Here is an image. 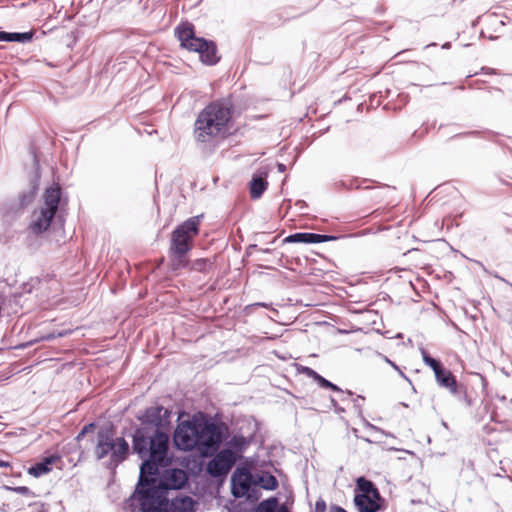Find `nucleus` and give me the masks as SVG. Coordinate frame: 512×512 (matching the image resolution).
Returning <instances> with one entry per match:
<instances>
[{
    "mask_svg": "<svg viewBox=\"0 0 512 512\" xmlns=\"http://www.w3.org/2000/svg\"><path fill=\"white\" fill-rule=\"evenodd\" d=\"M435 379L440 387L447 389L453 395L457 394V381L455 376L449 370L443 368L439 374L435 375Z\"/></svg>",
    "mask_w": 512,
    "mask_h": 512,
    "instance_id": "nucleus-13",
    "label": "nucleus"
},
{
    "mask_svg": "<svg viewBox=\"0 0 512 512\" xmlns=\"http://www.w3.org/2000/svg\"><path fill=\"white\" fill-rule=\"evenodd\" d=\"M278 169H279V171H280V172H284V171H285V169H286V167H285V165H284V164H281V163H280V164H278Z\"/></svg>",
    "mask_w": 512,
    "mask_h": 512,
    "instance_id": "nucleus-31",
    "label": "nucleus"
},
{
    "mask_svg": "<svg viewBox=\"0 0 512 512\" xmlns=\"http://www.w3.org/2000/svg\"><path fill=\"white\" fill-rule=\"evenodd\" d=\"M13 491L19 493V494H28L29 493V489L27 487H24V486H20V487H15L13 488Z\"/></svg>",
    "mask_w": 512,
    "mask_h": 512,
    "instance_id": "nucleus-27",
    "label": "nucleus"
},
{
    "mask_svg": "<svg viewBox=\"0 0 512 512\" xmlns=\"http://www.w3.org/2000/svg\"><path fill=\"white\" fill-rule=\"evenodd\" d=\"M166 416L168 414L167 409H164L163 407L156 406L151 407L146 411V417L149 421L155 422L156 418L161 417V415Z\"/></svg>",
    "mask_w": 512,
    "mask_h": 512,
    "instance_id": "nucleus-22",
    "label": "nucleus"
},
{
    "mask_svg": "<svg viewBox=\"0 0 512 512\" xmlns=\"http://www.w3.org/2000/svg\"><path fill=\"white\" fill-rule=\"evenodd\" d=\"M267 187V182L263 175L253 176L250 184L251 197L254 199L259 198Z\"/></svg>",
    "mask_w": 512,
    "mask_h": 512,
    "instance_id": "nucleus-17",
    "label": "nucleus"
},
{
    "mask_svg": "<svg viewBox=\"0 0 512 512\" xmlns=\"http://www.w3.org/2000/svg\"><path fill=\"white\" fill-rule=\"evenodd\" d=\"M330 512H347V511H346V510H344V509H343V508H341V507L333 506V507H331Z\"/></svg>",
    "mask_w": 512,
    "mask_h": 512,
    "instance_id": "nucleus-28",
    "label": "nucleus"
},
{
    "mask_svg": "<svg viewBox=\"0 0 512 512\" xmlns=\"http://www.w3.org/2000/svg\"><path fill=\"white\" fill-rule=\"evenodd\" d=\"M302 372L304 374H306L308 377L313 378L314 380H317V378L319 376V374L316 371H314L313 369H311L309 367H303Z\"/></svg>",
    "mask_w": 512,
    "mask_h": 512,
    "instance_id": "nucleus-25",
    "label": "nucleus"
},
{
    "mask_svg": "<svg viewBox=\"0 0 512 512\" xmlns=\"http://www.w3.org/2000/svg\"><path fill=\"white\" fill-rule=\"evenodd\" d=\"M54 337H55V336L52 334V335L47 336V337H46V339H48V340H49V339H52V338H54Z\"/></svg>",
    "mask_w": 512,
    "mask_h": 512,
    "instance_id": "nucleus-34",
    "label": "nucleus"
},
{
    "mask_svg": "<svg viewBox=\"0 0 512 512\" xmlns=\"http://www.w3.org/2000/svg\"><path fill=\"white\" fill-rule=\"evenodd\" d=\"M7 38H8V32L0 31V41H7Z\"/></svg>",
    "mask_w": 512,
    "mask_h": 512,
    "instance_id": "nucleus-29",
    "label": "nucleus"
},
{
    "mask_svg": "<svg viewBox=\"0 0 512 512\" xmlns=\"http://www.w3.org/2000/svg\"><path fill=\"white\" fill-rule=\"evenodd\" d=\"M194 501L186 495H179L170 502L166 500L164 512H193Z\"/></svg>",
    "mask_w": 512,
    "mask_h": 512,
    "instance_id": "nucleus-12",
    "label": "nucleus"
},
{
    "mask_svg": "<svg viewBox=\"0 0 512 512\" xmlns=\"http://www.w3.org/2000/svg\"><path fill=\"white\" fill-rule=\"evenodd\" d=\"M254 484L266 490H274L278 486V481L273 475L262 472L254 476Z\"/></svg>",
    "mask_w": 512,
    "mask_h": 512,
    "instance_id": "nucleus-15",
    "label": "nucleus"
},
{
    "mask_svg": "<svg viewBox=\"0 0 512 512\" xmlns=\"http://www.w3.org/2000/svg\"><path fill=\"white\" fill-rule=\"evenodd\" d=\"M332 239L330 236L314 233H295L286 238L290 243H322Z\"/></svg>",
    "mask_w": 512,
    "mask_h": 512,
    "instance_id": "nucleus-14",
    "label": "nucleus"
},
{
    "mask_svg": "<svg viewBox=\"0 0 512 512\" xmlns=\"http://www.w3.org/2000/svg\"><path fill=\"white\" fill-rule=\"evenodd\" d=\"M231 108L221 102L205 107L195 121L194 137L197 142L212 143L230 131Z\"/></svg>",
    "mask_w": 512,
    "mask_h": 512,
    "instance_id": "nucleus-3",
    "label": "nucleus"
},
{
    "mask_svg": "<svg viewBox=\"0 0 512 512\" xmlns=\"http://www.w3.org/2000/svg\"><path fill=\"white\" fill-rule=\"evenodd\" d=\"M176 35L181 46L189 51L199 53L203 63L212 65L218 61L216 47L212 42L203 38L195 37L193 28L190 24H183L176 28Z\"/></svg>",
    "mask_w": 512,
    "mask_h": 512,
    "instance_id": "nucleus-5",
    "label": "nucleus"
},
{
    "mask_svg": "<svg viewBox=\"0 0 512 512\" xmlns=\"http://www.w3.org/2000/svg\"><path fill=\"white\" fill-rule=\"evenodd\" d=\"M221 438V432L214 423L196 418L181 422L174 432V443L179 449L198 448L203 455L216 450Z\"/></svg>",
    "mask_w": 512,
    "mask_h": 512,
    "instance_id": "nucleus-2",
    "label": "nucleus"
},
{
    "mask_svg": "<svg viewBox=\"0 0 512 512\" xmlns=\"http://www.w3.org/2000/svg\"><path fill=\"white\" fill-rule=\"evenodd\" d=\"M316 381L323 388H330V389H332L334 391H340L339 387H337L335 384L331 383L330 381H328L327 379H325L321 375L318 376Z\"/></svg>",
    "mask_w": 512,
    "mask_h": 512,
    "instance_id": "nucleus-23",
    "label": "nucleus"
},
{
    "mask_svg": "<svg viewBox=\"0 0 512 512\" xmlns=\"http://www.w3.org/2000/svg\"><path fill=\"white\" fill-rule=\"evenodd\" d=\"M236 462V454L230 449L221 450L207 465V471L214 477L226 475Z\"/></svg>",
    "mask_w": 512,
    "mask_h": 512,
    "instance_id": "nucleus-8",
    "label": "nucleus"
},
{
    "mask_svg": "<svg viewBox=\"0 0 512 512\" xmlns=\"http://www.w3.org/2000/svg\"><path fill=\"white\" fill-rule=\"evenodd\" d=\"M210 263L206 259H198L193 263V269L197 271H204Z\"/></svg>",
    "mask_w": 512,
    "mask_h": 512,
    "instance_id": "nucleus-24",
    "label": "nucleus"
},
{
    "mask_svg": "<svg viewBox=\"0 0 512 512\" xmlns=\"http://www.w3.org/2000/svg\"><path fill=\"white\" fill-rule=\"evenodd\" d=\"M278 501L276 498H270L262 501L255 512H276Z\"/></svg>",
    "mask_w": 512,
    "mask_h": 512,
    "instance_id": "nucleus-19",
    "label": "nucleus"
},
{
    "mask_svg": "<svg viewBox=\"0 0 512 512\" xmlns=\"http://www.w3.org/2000/svg\"><path fill=\"white\" fill-rule=\"evenodd\" d=\"M32 33L31 32H25V33H8L7 42H19V43H26L29 42L32 39Z\"/></svg>",
    "mask_w": 512,
    "mask_h": 512,
    "instance_id": "nucleus-20",
    "label": "nucleus"
},
{
    "mask_svg": "<svg viewBox=\"0 0 512 512\" xmlns=\"http://www.w3.org/2000/svg\"><path fill=\"white\" fill-rule=\"evenodd\" d=\"M129 444L124 438L114 437L111 429H101L97 433L94 454L97 459L109 457L110 465L117 466L128 455Z\"/></svg>",
    "mask_w": 512,
    "mask_h": 512,
    "instance_id": "nucleus-4",
    "label": "nucleus"
},
{
    "mask_svg": "<svg viewBox=\"0 0 512 512\" xmlns=\"http://www.w3.org/2000/svg\"><path fill=\"white\" fill-rule=\"evenodd\" d=\"M57 457H47L43 461L37 463L33 467L29 468L28 473L34 477L42 476L51 471L52 464L57 460Z\"/></svg>",
    "mask_w": 512,
    "mask_h": 512,
    "instance_id": "nucleus-16",
    "label": "nucleus"
},
{
    "mask_svg": "<svg viewBox=\"0 0 512 512\" xmlns=\"http://www.w3.org/2000/svg\"><path fill=\"white\" fill-rule=\"evenodd\" d=\"M200 216L191 217L172 233L170 250L182 264L184 255L191 249L193 239L199 232Z\"/></svg>",
    "mask_w": 512,
    "mask_h": 512,
    "instance_id": "nucleus-7",
    "label": "nucleus"
},
{
    "mask_svg": "<svg viewBox=\"0 0 512 512\" xmlns=\"http://www.w3.org/2000/svg\"><path fill=\"white\" fill-rule=\"evenodd\" d=\"M254 484V476L244 468H238L231 477L232 494L241 498L249 493L251 485Z\"/></svg>",
    "mask_w": 512,
    "mask_h": 512,
    "instance_id": "nucleus-9",
    "label": "nucleus"
},
{
    "mask_svg": "<svg viewBox=\"0 0 512 512\" xmlns=\"http://www.w3.org/2000/svg\"><path fill=\"white\" fill-rule=\"evenodd\" d=\"M0 467L8 468L10 467V463L7 461L0 460Z\"/></svg>",
    "mask_w": 512,
    "mask_h": 512,
    "instance_id": "nucleus-30",
    "label": "nucleus"
},
{
    "mask_svg": "<svg viewBox=\"0 0 512 512\" xmlns=\"http://www.w3.org/2000/svg\"><path fill=\"white\" fill-rule=\"evenodd\" d=\"M187 474L182 469H169L166 470L162 480L157 483L166 492L168 489L178 490L181 489L187 482Z\"/></svg>",
    "mask_w": 512,
    "mask_h": 512,
    "instance_id": "nucleus-10",
    "label": "nucleus"
},
{
    "mask_svg": "<svg viewBox=\"0 0 512 512\" xmlns=\"http://www.w3.org/2000/svg\"><path fill=\"white\" fill-rule=\"evenodd\" d=\"M60 195V188L56 185L45 191L44 204L36 209L31 217L29 228L33 233L40 234L48 229L58 209Z\"/></svg>",
    "mask_w": 512,
    "mask_h": 512,
    "instance_id": "nucleus-6",
    "label": "nucleus"
},
{
    "mask_svg": "<svg viewBox=\"0 0 512 512\" xmlns=\"http://www.w3.org/2000/svg\"><path fill=\"white\" fill-rule=\"evenodd\" d=\"M357 489L359 492L356 495H370L372 497H378V495H380L372 482L364 478L357 480Z\"/></svg>",
    "mask_w": 512,
    "mask_h": 512,
    "instance_id": "nucleus-18",
    "label": "nucleus"
},
{
    "mask_svg": "<svg viewBox=\"0 0 512 512\" xmlns=\"http://www.w3.org/2000/svg\"><path fill=\"white\" fill-rule=\"evenodd\" d=\"M87 429H88V426L84 427L83 431L80 433L79 436L83 435L87 431Z\"/></svg>",
    "mask_w": 512,
    "mask_h": 512,
    "instance_id": "nucleus-33",
    "label": "nucleus"
},
{
    "mask_svg": "<svg viewBox=\"0 0 512 512\" xmlns=\"http://www.w3.org/2000/svg\"><path fill=\"white\" fill-rule=\"evenodd\" d=\"M382 499L370 495H355L354 503L359 512H378L382 508Z\"/></svg>",
    "mask_w": 512,
    "mask_h": 512,
    "instance_id": "nucleus-11",
    "label": "nucleus"
},
{
    "mask_svg": "<svg viewBox=\"0 0 512 512\" xmlns=\"http://www.w3.org/2000/svg\"><path fill=\"white\" fill-rule=\"evenodd\" d=\"M326 504L323 500H318L315 504V512H325Z\"/></svg>",
    "mask_w": 512,
    "mask_h": 512,
    "instance_id": "nucleus-26",
    "label": "nucleus"
},
{
    "mask_svg": "<svg viewBox=\"0 0 512 512\" xmlns=\"http://www.w3.org/2000/svg\"><path fill=\"white\" fill-rule=\"evenodd\" d=\"M276 512H289L285 506H281Z\"/></svg>",
    "mask_w": 512,
    "mask_h": 512,
    "instance_id": "nucleus-32",
    "label": "nucleus"
},
{
    "mask_svg": "<svg viewBox=\"0 0 512 512\" xmlns=\"http://www.w3.org/2000/svg\"><path fill=\"white\" fill-rule=\"evenodd\" d=\"M66 333H58V337L64 336Z\"/></svg>",
    "mask_w": 512,
    "mask_h": 512,
    "instance_id": "nucleus-35",
    "label": "nucleus"
},
{
    "mask_svg": "<svg viewBox=\"0 0 512 512\" xmlns=\"http://www.w3.org/2000/svg\"><path fill=\"white\" fill-rule=\"evenodd\" d=\"M422 357L423 362L433 370L434 375L439 374L443 369L442 365L436 359L430 357L426 352L422 353Z\"/></svg>",
    "mask_w": 512,
    "mask_h": 512,
    "instance_id": "nucleus-21",
    "label": "nucleus"
},
{
    "mask_svg": "<svg viewBox=\"0 0 512 512\" xmlns=\"http://www.w3.org/2000/svg\"><path fill=\"white\" fill-rule=\"evenodd\" d=\"M169 436L156 432L146 438L138 431L134 435L133 447L141 458H147L141 465L139 483L133 495L127 501L128 507L139 512H164L166 493L154 476L158 467L164 465L168 450Z\"/></svg>",
    "mask_w": 512,
    "mask_h": 512,
    "instance_id": "nucleus-1",
    "label": "nucleus"
}]
</instances>
